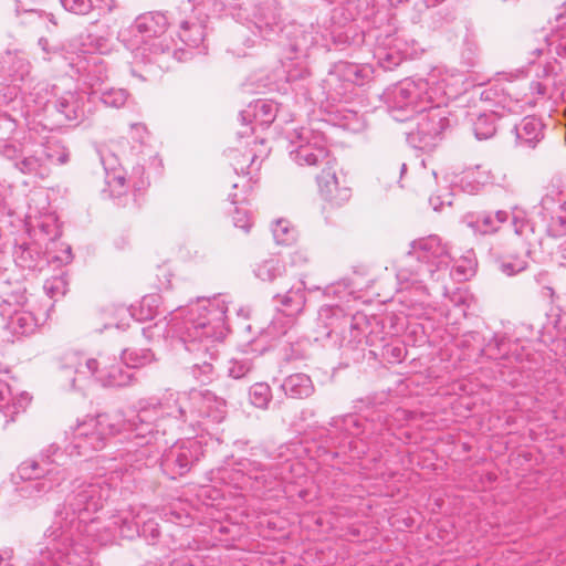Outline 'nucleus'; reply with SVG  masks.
Instances as JSON below:
<instances>
[{
	"mask_svg": "<svg viewBox=\"0 0 566 566\" xmlns=\"http://www.w3.org/2000/svg\"><path fill=\"white\" fill-rule=\"evenodd\" d=\"M139 410L126 415L122 411L101 413L88 418L73 429L69 444L62 450L50 444L41 451L38 459L23 461L17 469L22 480H34L31 493L43 495L60 488L70 476V460L73 457H87L102 450L109 438L125 434L128 447L122 453L126 470H142L158 461V448H154L150 434L144 431L139 420Z\"/></svg>",
	"mask_w": 566,
	"mask_h": 566,
	"instance_id": "1",
	"label": "nucleus"
},
{
	"mask_svg": "<svg viewBox=\"0 0 566 566\" xmlns=\"http://www.w3.org/2000/svg\"><path fill=\"white\" fill-rule=\"evenodd\" d=\"M113 490L104 479L78 484L69 495L63 510L57 511L46 530L45 546L30 566H86L92 542L111 543L115 535L133 538L139 524L132 512L113 515L108 523L93 517L111 497Z\"/></svg>",
	"mask_w": 566,
	"mask_h": 566,
	"instance_id": "2",
	"label": "nucleus"
},
{
	"mask_svg": "<svg viewBox=\"0 0 566 566\" xmlns=\"http://www.w3.org/2000/svg\"><path fill=\"white\" fill-rule=\"evenodd\" d=\"M457 81L447 72L434 69L426 78H405L384 92L382 98L396 120L412 117L416 122L408 133V142L415 148L433 149L450 126L447 101L458 94L453 87Z\"/></svg>",
	"mask_w": 566,
	"mask_h": 566,
	"instance_id": "3",
	"label": "nucleus"
},
{
	"mask_svg": "<svg viewBox=\"0 0 566 566\" xmlns=\"http://www.w3.org/2000/svg\"><path fill=\"white\" fill-rule=\"evenodd\" d=\"M228 305L223 297L202 298L196 304L179 307L169 313L164 337L177 338L187 352L193 354L191 373L200 382L213 375L211 361L217 356V345L227 334L226 314Z\"/></svg>",
	"mask_w": 566,
	"mask_h": 566,
	"instance_id": "4",
	"label": "nucleus"
},
{
	"mask_svg": "<svg viewBox=\"0 0 566 566\" xmlns=\"http://www.w3.org/2000/svg\"><path fill=\"white\" fill-rule=\"evenodd\" d=\"M227 416V402L209 389L192 388L187 391H167L156 402L139 408V420L150 434L153 444H158L160 436L188 426L192 429L206 428L209 423H220Z\"/></svg>",
	"mask_w": 566,
	"mask_h": 566,
	"instance_id": "5",
	"label": "nucleus"
},
{
	"mask_svg": "<svg viewBox=\"0 0 566 566\" xmlns=\"http://www.w3.org/2000/svg\"><path fill=\"white\" fill-rule=\"evenodd\" d=\"M227 416V402L209 389L192 388L187 391H167L156 402L139 408V420L150 434L153 444H158L160 436L188 426L192 429L206 428L209 423H220Z\"/></svg>",
	"mask_w": 566,
	"mask_h": 566,
	"instance_id": "6",
	"label": "nucleus"
},
{
	"mask_svg": "<svg viewBox=\"0 0 566 566\" xmlns=\"http://www.w3.org/2000/svg\"><path fill=\"white\" fill-rule=\"evenodd\" d=\"M524 72L505 75L507 84L499 88L490 86L481 92V99L490 103L491 108L480 114L473 122V132L478 139H489L496 133V119L507 114H521L526 107H534L545 98L547 88L536 81H527Z\"/></svg>",
	"mask_w": 566,
	"mask_h": 566,
	"instance_id": "7",
	"label": "nucleus"
},
{
	"mask_svg": "<svg viewBox=\"0 0 566 566\" xmlns=\"http://www.w3.org/2000/svg\"><path fill=\"white\" fill-rule=\"evenodd\" d=\"M452 259L448 243L436 234L412 241L410 250L397 268L399 289L424 291L429 282L444 279Z\"/></svg>",
	"mask_w": 566,
	"mask_h": 566,
	"instance_id": "8",
	"label": "nucleus"
},
{
	"mask_svg": "<svg viewBox=\"0 0 566 566\" xmlns=\"http://www.w3.org/2000/svg\"><path fill=\"white\" fill-rule=\"evenodd\" d=\"M61 369L69 378V387L78 389L95 381L103 387H125L135 381L134 373L125 370L115 356L97 353L95 356L72 350L63 355Z\"/></svg>",
	"mask_w": 566,
	"mask_h": 566,
	"instance_id": "9",
	"label": "nucleus"
},
{
	"mask_svg": "<svg viewBox=\"0 0 566 566\" xmlns=\"http://www.w3.org/2000/svg\"><path fill=\"white\" fill-rule=\"evenodd\" d=\"M277 112L279 104L271 99H256L240 112L239 117L244 128L238 132V137L240 140L247 139L241 142L245 150L241 153L239 148L232 149L230 157L238 175L250 176L248 181L252 180L255 161L269 154L264 138L250 140L255 127L249 125L255 124V126L269 127L274 122Z\"/></svg>",
	"mask_w": 566,
	"mask_h": 566,
	"instance_id": "10",
	"label": "nucleus"
},
{
	"mask_svg": "<svg viewBox=\"0 0 566 566\" xmlns=\"http://www.w3.org/2000/svg\"><path fill=\"white\" fill-rule=\"evenodd\" d=\"M168 27V18L160 11L146 12L136 18L132 30L142 36L144 46L137 49L146 63H157L159 67H169L165 59L170 53V46L161 36Z\"/></svg>",
	"mask_w": 566,
	"mask_h": 566,
	"instance_id": "11",
	"label": "nucleus"
},
{
	"mask_svg": "<svg viewBox=\"0 0 566 566\" xmlns=\"http://www.w3.org/2000/svg\"><path fill=\"white\" fill-rule=\"evenodd\" d=\"M180 12L185 18L179 21L178 36L189 48H200L206 51V22L208 18L223 11L221 0H187L181 3Z\"/></svg>",
	"mask_w": 566,
	"mask_h": 566,
	"instance_id": "12",
	"label": "nucleus"
},
{
	"mask_svg": "<svg viewBox=\"0 0 566 566\" xmlns=\"http://www.w3.org/2000/svg\"><path fill=\"white\" fill-rule=\"evenodd\" d=\"M55 85L39 83L31 95L35 97L39 107L46 108L51 105L63 119L74 125H78L92 114L87 106L90 97L85 93L67 91L57 95Z\"/></svg>",
	"mask_w": 566,
	"mask_h": 566,
	"instance_id": "13",
	"label": "nucleus"
},
{
	"mask_svg": "<svg viewBox=\"0 0 566 566\" xmlns=\"http://www.w3.org/2000/svg\"><path fill=\"white\" fill-rule=\"evenodd\" d=\"M510 219L516 235L524 237L528 232H533V227L527 219L526 212L518 208H514L511 212L496 210L470 214L465 218V222L474 233L485 235L497 232L502 224Z\"/></svg>",
	"mask_w": 566,
	"mask_h": 566,
	"instance_id": "14",
	"label": "nucleus"
},
{
	"mask_svg": "<svg viewBox=\"0 0 566 566\" xmlns=\"http://www.w3.org/2000/svg\"><path fill=\"white\" fill-rule=\"evenodd\" d=\"M310 135V130L305 128L294 129L290 134L289 155L291 160L298 166L324 164L327 167L329 164H335L336 158L331 155L326 145L316 138L311 139Z\"/></svg>",
	"mask_w": 566,
	"mask_h": 566,
	"instance_id": "15",
	"label": "nucleus"
},
{
	"mask_svg": "<svg viewBox=\"0 0 566 566\" xmlns=\"http://www.w3.org/2000/svg\"><path fill=\"white\" fill-rule=\"evenodd\" d=\"M202 455L203 449L200 441L196 439L180 440L164 451L160 468L167 476L175 480L188 473Z\"/></svg>",
	"mask_w": 566,
	"mask_h": 566,
	"instance_id": "16",
	"label": "nucleus"
},
{
	"mask_svg": "<svg viewBox=\"0 0 566 566\" xmlns=\"http://www.w3.org/2000/svg\"><path fill=\"white\" fill-rule=\"evenodd\" d=\"M316 184L319 197L332 207H342L352 198L349 180L336 159L316 176Z\"/></svg>",
	"mask_w": 566,
	"mask_h": 566,
	"instance_id": "17",
	"label": "nucleus"
},
{
	"mask_svg": "<svg viewBox=\"0 0 566 566\" xmlns=\"http://www.w3.org/2000/svg\"><path fill=\"white\" fill-rule=\"evenodd\" d=\"M280 10L276 1L275 6L265 2L263 7L259 9V12L254 13L252 20L249 18L248 8L242 7L238 9L237 13H233V17L242 23H251L248 28L251 29L252 32H254L253 29H255L262 38L272 40L279 38L283 31Z\"/></svg>",
	"mask_w": 566,
	"mask_h": 566,
	"instance_id": "18",
	"label": "nucleus"
},
{
	"mask_svg": "<svg viewBox=\"0 0 566 566\" xmlns=\"http://www.w3.org/2000/svg\"><path fill=\"white\" fill-rule=\"evenodd\" d=\"M76 72L84 77V83L91 88L90 95L93 90L104 87L105 81L108 78V70L105 61L96 54L80 57L78 62L71 63Z\"/></svg>",
	"mask_w": 566,
	"mask_h": 566,
	"instance_id": "19",
	"label": "nucleus"
},
{
	"mask_svg": "<svg viewBox=\"0 0 566 566\" xmlns=\"http://www.w3.org/2000/svg\"><path fill=\"white\" fill-rule=\"evenodd\" d=\"M308 36L304 31L297 30L290 43V51L294 54L289 56L293 63L287 66L285 64V81H295L307 74L306 49L308 45Z\"/></svg>",
	"mask_w": 566,
	"mask_h": 566,
	"instance_id": "20",
	"label": "nucleus"
},
{
	"mask_svg": "<svg viewBox=\"0 0 566 566\" xmlns=\"http://www.w3.org/2000/svg\"><path fill=\"white\" fill-rule=\"evenodd\" d=\"M48 318L46 312L34 313L30 310H18L10 315L7 328L13 335L24 336L33 334Z\"/></svg>",
	"mask_w": 566,
	"mask_h": 566,
	"instance_id": "21",
	"label": "nucleus"
},
{
	"mask_svg": "<svg viewBox=\"0 0 566 566\" xmlns=\"http://www.w3.org/2000/svg\"><path fill=\"white\" fill-rule=\"evenodd\" d=\"M516 140L520 145L534 148L544 138L543 123L533 116H527L514 127Z\"/></svg>",
	"mask_w": 566,
	"mask_h": 566,
	"instance_id": "22",
	"label": "nucleus"
},
{
	"mask_svg": "<svg viewBox=\"0 0 566 566\" xmlns=\"http://www.w3.org/2000/svg\"><path fill=\"white\" fill-rule=\"evenodd\" d=\"M92 96H97L105 107L115 109L125 107L130 99V93L126 88L106 85L93 90Z\"/></svg>",
	"mask_w": 566,
	"mask_h": 566,
	"instance_id": "23",
	"label": "nucleus"
},
{
	"mask_svg": "<svg viewBox=\"0 0 566 566\" xmlns=\"http://www.w3.org/2000/svg\"><path fill=\"white\" fill-rule=\"evenodd\" d=\"M374 56L377 59L379 66L385 71L395 69L405 60L399 50L395 48L392 42L390 43L389 36H387L382 46H378L376 49Z\"/></svg>",
	"mask_w": 566,
	"mask_h": 566,
	"instance_id": "24",
	"label": "nucleus"
},
{
	"mask_svg": "<svg viewBox=\"0 0 566 566\" xmlns=\"http://www.w3.org/2000/svg\"><path fill=\"white\" fill-rule=\"evenodd\" d=\"M122 363L130 371L134 368H142L155 361L154 353L148 348H126L120 355Z\"/></svg>",
	"mask_w": 566,
	"mask_h": 566,
	"instance_id": "25",
	"label": "nucleus"
},
{
	"mask_svg": "<svg viewBox=\"0 0 566 566\" xmlns=\"http://www.w3.org/2000/svg\"><path fill=\"white\" fill-rule=\"evenodd\" d=\"M45 258L48 263L56 268L64 266L73 260L71 245L57 240H51L46 245Z\"/></svg>",
	"mask_w": 566,
	"mask_h": 566,
	"instance_id": "26",
	"label": "nucleus"
},
{
	"mask_svg": "<svg viewBox=\"0 0 566 566\" xmlns=\"http://www.w3.org/2000/svg\"><path fill=\"white\" fill-rule=\"evenodd\" d=\"M314 390L311 378L305 374H294L285 378V395L289 392L293 398L308 397Z\"/></svg>",
	"mask_w": 566,
	"mask_h": 566,
	"instance_id": "27",
	"label": "nucleus"
},
{
	"mask_svg": "<svg viewBox=\"0 0 566 566\" xmlns=\"http://www.w3.org/2000/svg\"><path fill=\"white\" fill-rule=\"evenodd\" d=\"M3 71L12 77L13 81H23L30 72L29 63L21 56L11 52H6L2 56Z\"/></svg>",
	"mask_w": 566,
	"mask_h": 566,
	"instance_id": "28",
	"label": "nucleus"
},
{
	"mask_svg": "<svg viewBox=\"0 0 566 566\" xmlns=\"http://www.w3.org/2000/svg\"><path fill=\"white\" fill-rule=\"evenodd\" d=\"M13 166L24 175L40 176L42 178L45 175L44 160L36 155H24L22 153Z\"/></svg>",
	"mask_w": 566,
	"mask_h": 566,
	"instance_id": "29",
	"label": "nucleus"
},
{
	"mask_svg": "<svg viewBox=\"0 0 566 566\" xmlns=\"http://www.w3.org/2000/svg\"><path fill=\"white\" fill-rule=\"evenodd\" d=\"M367 422L357 415H347L340 419L334 420L332 426L340 429L347 437L358 438L364 433Z\"/></svg>",
	"mask_w": 566,
	"mask_h": 566,
	"instance_id": "30",
	"label": "nucleus"
},
{
	"mask_svg": "<svg viewBox=\"0 0 566 566\" xmlns=\"http://www.w3.org/2000/svg\"><path fill=\"white\" fill-rule=\"evenodd\" d=\"M337 71L342 74L345 81L355 85H363L365 80L369 76V69L354 63H339Z\"/></svg>",
	"mask_w": 566,
	"mask_h": 566,
	"instance_id": "31",
	"label": "nucleus"
},
{
	"mask_svg": "<svg viewBox=\"0 0 566 566\" xmlns=\"http://www.w3.org/2000/svg\"><path fill=\"white\" fill-rule=\"evenodd\" d=\"M253 272L261 281L273 282L281 275V261L279 258L265 259L255 265Z\"/></svg>",
	"mask_w": 566,
	"mask_h": 566,
	"instance_id": "32",
	"label": "nucleus"
},
{
	"mask_svg": "<svg viewBox=\"0 0 566 566\" xmlns=\"http://www.w3.org/2000/svg\"><path fill=\"white\" fill-rule=\"evenodd\" d=\"M252 369V359L245 355H242L233 357L228 361L227 374L233 379H241L244 378Z\"/></svg>",
	"mask_w": 566,
	"mask_h": 566,
	"instance_id": "33",
	"label": "nucleus"
},
{
	"mask_svg": "<svg viewBox=\"0 0 566 566\" xmlns=\"http://www.w3.org/2000/svg\"><path fill=\"white\" fill-rule=\"evenodd\" d=\"M390 43L395 45L401 53V55L406 59H416L422 52L423 49L420 48L419 43L413 39H407L402 35L389 36Z\"/></svg>",
	"mask_w": 566,
	"mask_h": 566,
	"instance_id": "34",
	"label": "nucleus"
},
{
	"mask_svg": "<svg viewBox=\"0 0 566 566\" xmlns=\"http://www.w3.org/2000/svg\"><path fill=\"white\" fill-rule=\"evenodd\" d=\"M250 401L258 408H265L271 400V388L265 382H256L250 388Z\"/></svg>",
	"mask_w": 566,
	"mask_h": 566,
	"instance_id": "35",
	"label": "nucleus"
},
{
	"mask_svg": "<svg viewBox=\"0 0 566 566\" xmlns=\"http://www.w3.org/2000/svg\"><path fill=\"white\" fill-rule=\"evenodd\" d=\"M505 345L504 337L494 335L483 348H480V354L490 359H506V352L502 350Z\"/></svg>",
	"mask_w": 566,
	"mask_h": 566,
	"instance_id": "36",
	"label": "nucleus"
},
{
	"mask_svg": "<svg viewBox=\"0 0 566 566\" xmlns=\"http://www.w3.org/2000/svg\"><path fill=\"white\" fill-rule=\"evenodd\" d=\"M43 289L50 298H57L66 293L67 281L63 274L52 276L44 282Z\"/></svg>",
	"mask_w": 566,
	"mask_h": 566,
	"instance_id": "37",
	"label": "nucleus"
},
{
	"mask_svg": "<svg viewBox=\"0 0 566 566\" xmlns=\"http://www.w3.org/2000/svg\"><path fill=\"white\" fill-rule=\"evenodd\" d=\"M98 154L101 164L105 170V177H108L113 174H122L119 170V159L114 151H112L109 148H102L98 150Z\"/></svg>",
	"mask_w": 566,
	"mask_h": 566,
	"instance_id": "38",
	"label": "nucleus"
},
{
	"mask_svg": "<svg viewBox=\"0 0 566 566\" xmlns=\"http://www.w3.org/2000/svg\"><path fill=\"white\" fill-rule=\"evenodd\" d=\"M105 182L113 197L119 198L127 192V180L123 174H113L105 177Z\"/></svg>",
	"mask_w": 566,
	"mask_h": 566,
	"instance_id": "39",
	"label": "nucleus"
},
{
	"mask_svg": "<svg viewBox=\"0 0 566 566\" xmlns=\"http://www.w3.org/2000/svg\"><path fill=\"white\" fill-rule=\"evenodd\" d=\"M497 264L499 270L507 276L515 275L527 268V261L524 258H514L509 261L500 260Z\"/></svg>",
	"mask_w": 566,
	"mask_h": 566,
	"instance_id": "40",
	"label": "nucleus"
},
{
	"mask_svg": "<svg viewBox=\"0 0 566 566\" xmlns=\"http://www.w3.org/2000/svg\"><path fill=\"white\" fill-rule=\"evenodd\" d=\"M62 7L74 14L85 15L93 9L92 0H60Z\"/></svg>",
	"mask_w": 566,
	"mask_h": 566,
	"instance_id": "41",
	"label": "nucleus"
},
{
	"mask_svg": "<svg viewBox=\"0 0 566 566\" xmlns=\"http://www.w3.org/2000/svg\"><path fill=\"white\" fill-rule=\"evenodd\" d=\"M128 182L132 185L135 191H143L147 188V186L149 185V180L145 176L144 165L137 164L133 168Z\"/></svg>",
	"mask_w": 566,
	"mask_h": 566,
	"instance_id": "42",
	"label": "nucleus"
},
{
	"mask_svg": "<svg viewBox=\"0 0 566 566\" xmlns=\"http://www.w3.org/2000/svg\"><path fill=\"white\" fill-rule=\"evenodd\" d=\"M158 303H159V296L158 295H147V296H144L142 302H140V308L142 311L144 308H147L148 310V313L145 315V316H142L139 317L138 319H151L156 316L157 314V308H158Z\"/></svg>",
	"mask_w": 566,
	"mask_h": 566,
	"instance_id": "43",
	"label": "nucleus"
},
{
	"mask_svg": "<svg viewBox=\"0 0 566 566\" xmlns=\"http://www.w3.org/2000/svg\"><path fill=\"white\" fill-rule=\"evenodd\" d=\"M233 223L237 228L242 229L244 232H249L253 222L251 216L247 210L237 208L233 213Z\"/></svg>",
	"mask_w": 566,
	"mask_h": 566,
	"instance_id": "44",
	"label": "nucleus"
},
{
	"mask_svg": "<svg viewBox=\"0 0 566 566\" xmlns=\"http://www.w3.org/2000/svg\"><path fill=\"white\" fill-rule=\"evenodd\" d=\"M22 150L8 140H0V155L13 161V164L21 157Z\"/></svg>",
	"mask_w": 566,
	"mask_h": 566,
	"instance_id": "45",
	"label": "nucleus"
},
{
	"mask_svg": "<svg viewBox=\"0 0 566 566\" xmlns=\"http://www.w3.org/2000/svg\"><path fill=\"white\" fill-rule=\"evenodd\" d=\"M17 263L24 269L36 268V261L32 258L31 251L28 248H20V253L15 255Z\"/></svg>",
	"mask_w": 566,
	"mask_h": 566,
	"instance_id": "46",
	"label": "nucleus"
},
{
	"mask_svg": "<svg viewBox=\"0 0 566 566\" xmlns=\"http://www.w3.org/2000/svg\"><path fill=\"white\" fill-rule=\"evenodd\" d=\"M117 314L120 317V319L115 324L116 328L125 329L126 327H129V322L133 319L135 314L132 313L130 310L126 307H119L117 310Z\"/></svg>",
	"mask_w": 566,
	"mask_h": 566,
	"instance_id": "47",
	"label": "nucleus"
},
{
	"mask_svg": "<svg viewBox=\"0 0 566 566\" xmlns=\"http://www.w3.org/2000/svg\"><path fill=\"white\" fill-rule=\"evenodd\" d=\"M471 274H472L471 269H464L461 265L454 266L450 271V276L458 281L467 280L469 277V275H471Z\"/></svg>",
	"mask_w": 566,
	"mask_h": 566,
	"instance_id": "48",
	"label": "nucleus"
},
{
	"mask_svg": "<svg viewBox=\"0 0 566 566\" xmlns=\"http://www.w3.org/2000/svg\"><path fill=\"white\" fill-rule=\"evenodd\" d=\"M281 223H282V219L279 218V219H275L271 226V232L273 235V240L277 245L281 244V239L283 237V228L281 227Z\"/></svg>",
	"mask_w": 566,
	"mask_h": 566,
	"instance_id": "49",
	"label": "nucleus"
},
{
	"mask_svg": "<svg viewBox=\"0 0 566 566\" xmlns=\"http://www.w3.org/2000/svg\"><path fill=\"white\" fill-rule=\"evenodd\" d=\"M15 11L18 14H20V12H24L30 15L39 14V11L33 6H29L24 0H15Z\"/></svg>",
	"mask_w": 566,
	"mask_h": 566,
	"instance_id": "50",
	"label": "nucleus"
},
{
	"mask_svg": "<svg viewBox=\"0 0 566 566\" xmlns=\"http://www.w3.org/2000/svg\"><path fill=\"white\" fill-rule=\"evenodd\" d=\"M11 391L7 384L0 381V409L4 408L10 399Z\"/></svg>",
	"mask_w": 566,
	"mask_h": 566,
	"instance_id": "51",
	"label": "nucleus"
},
{
	"mask_svg": "<svg viewBox=\"0 0 566 566\" xmlns=\"http://www.w3.org/2000/svg\"><path fill=\"white\" fill-rule=\"evenodd\" d=\"M304 302V293L302 292V289H297V291L295 292V308L292 310L291 313H289V315L301 312Z\"/></svg>",
	"mask_w": 566,
	"mask_h": 566,
	"instance_id": "52",
	"label": "nucleus"
},
{
	"mask_svg": "<svg viewBox=\"0 0 566 566\" xmlns=\"http://www.w3.org/2000/svg\"><path fill=\"white\" fill-rule=\"evenodd\" d=\"M556 196H557V199H555V197L553 195H549L547 193L543 199H542V203L543 206L547 207L551 202H558V203H564L565 200L562 198L563 196V192L562 191H557L556 192Z\"/></svg>",
	"mask_w": 566,
	"mask_h": 566,
	"instance_id": "53",
	"label": "nucleus"
},
{
	"mask_svg": "<svg viewBox=\"0 0 566 566\" xmlns=\"http://www.w3.org/2000/svg\"><path fill=\"white\" fill-rule=\"evenodd\" d=\"M149 532L150 536L155 539L159 536V530L157 527V524L153 522H148L143 527V533L146 534Z\"/></svg>",
	"mask_w": 566,
	"mask_h": 566,
	"instance_id": "54",
	"label": "nucleus"
},
{
	"mask_svg": "<svg viewBox=\"0 0 566 566\" xmlns=\"http://www.w3.org/2000/svg\"><path fill=\"white\" fill-rule=\"evenodd\" d=\"M429 201L434 211H440L444 203L451 205V200L443 201L440 197H431Z\"/></svg>",
	"mask_w": 566,
	"mask_h": 566,
	"instance_id": "55",
	"label": "nucleus"
},
{
	"mask_svg": "<svg viewBox=\"0 0 566 566\" xmlns=\"http://www.w3.org/2000/svg\"><path fill=\"white\" fill-rule=\"evenodd\" d=\"M285 232V245L296 242L297 233L294 230H290L287 226L284 229Z\"/></svg>",
	"mask_w": 566,
	"mask_h": 566,
	"instance_id": "56",
	"label": "nucleus"
},
{
	"mask_svg": "<svg viewBox=\"0 0 566 566\" xmlns=\"http://www.w3.org/2000/svg\"><path fill=\"white\" fill-rule=\"evenodd\" d=\"M157 329H160V325L159 324H155V326H149L147 328H143V334L146 336V337H154L155 336V332Z\"/></svg>",
	"mask_w": 566,
	"mask_h": 566,
	"instance_id": "57",
	"label": "nucleus"
},
{
	"mask_svg": "<svg viewBox=\"0 0 566 566\" xmlns=\"http://www.w3.org/2000/svg\"><path fill=\"white\" fill-rule=\"evenodd\" d=\"M305 261H306V255L301 251H296L294 253V256H292V264H298V263H302Z\"/></svg>",
	"mask_w": 566,
	"mask_h": 566,
	"instance_id": "58",
	"label": "nucleus"
},
{
	"mask_svg": "<svg viewBox=\"0 0 566 566\" xmlns=\"http://www.w3.org/2000/svg\"><path fill=\"white\" fill-rule=\"evenodd\" d=\"M560 224V230H554L556 235H562L566 233V220L563 217H558L556 220Z\"/></svg>",
	"mask_w": 566,
	"mask_h": 566,
	"instance_id": "59",
	"label": "nucleus"
},
{
	"mask_svg": "<svg viewBox=\"0 0 566 566\" xmlns=\"http://www.w3.org/2000/svg\"><path fill=\"white\" fill-rule=\"evenodd\" d=\"M11 557V552L4 551L0 552V566H4L7 560Z\"/></svg>",
	"mask_w": 566,
	"mask_h": 566,
	"instance_id": "60",
	"label": "nucleus"
},
{
	"mask_svg": "<svg viewBox=\"0 0 566 566\" xmlns=\"http://www.w3.org/2000/svg\"><path fill=\"white\" fill-rule=\"evenodd\" d=\"M39 45L41 46V49L45 52V53H50V45H49V41L48 39L45 38H41L39 40Z\"/></svg>",
	"mask_w": 566,
	"mask_h": 566,
	"instance_id": "61",
	"label": "nucleus"
},
{
	"mask_svg": "<svg viewBox=\"0 0 566 566\" xmlns=\"http://www.w3.org/2000/svg\"><path fill=\"white\" fill-rule=\"evenodd\" d=\"M272 329H275V325H270L266 329L261 332L260 340L272 335Z\"/></svg>",
	"mask_w": 566,
	"mask_h": 566,
	"instance_id": "62",
	"label": "nucleus"
},
{
	"mask_svg": "<svg viewBox=\"0 0 566 566\" xmlns=\"http://www.w3.org/2000/svg\"><path fill=\"white\" fill-rule=\"evenodd\" d=\"M485 177L481 178L480 182H492L495 180V177L491 174V171H484Z\"/></svg>",
	"mask_w": 566,
	"mask_h": 566,
	"instance_id": "63",
	"label": "nucleus"
},
{
	"mask_svg": "<svg viewBox=\"0 0 566 566\" xmlns=\"http://www.w3.org/2000/svg\"><path fill=\"white\" fill-rule=\"evenodd\" d=\"M392 355H394L397 359H400V357H401V348H399V347H395V348H392Z\"/></svg>",
	"mask_w": 566,
	"mask_h": 566,
	"instance_id": "64",
	"label": "nucleus"
}]
</instances>
